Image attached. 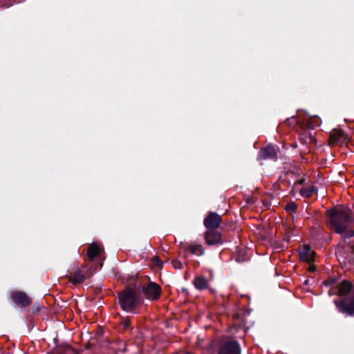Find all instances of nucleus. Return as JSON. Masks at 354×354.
I'll list each match as a JSON object with an SVG mask.
<instances>
[{"mask_svg": "<svg viewBox=\"0 0 354 354\" xmlns=\"http://www.w3.org/2000/svg\"><path fill=\"white\" fill-rule=\"evenodd\" d=\"M331 228L337 233L346 231L353 221L351 212L346 207H335L328 212Z\"/></svg>", "mask_w": 354, "mask_h": 354, "instance_id": "obj_1", "label": "nucleus"}, {"mask_svg": "<svg viewBox=\"0 0 354 354\" xmlns=\"http://www.w3.org/2000/svg\"><path fill=\"white\" fill-rule=\"evenodd\" d=\"M118 299L122 308L127 312L133 310L142 303L138 294L131 288H127L120 292Z\"/></svg>", "mask_w": 354, "mask_h": 354, "instance_id": "obj_2", "label": "nucleus"}, {"mask_svg": "<svg viewBox=\"0 0 354 354\" xmlns=\"http://www.w3.org/2000/svg\"><path fill=\"white\" fill-rule=\"evenodd\" d=\"M338 310L342 313L354 315V298H348L344 300L335 301Z\"/></svg>", "mask_w": 354, "mask_h": 354, "instance_id": "obj_3", "label": "nucleus"}, {"mask_svg": "<svg viewBox=\"0 0 354 354\" xmlns=\"http://www.w3.org/2000/svg\"><path fill=\"white\" fill-rule=\"evenodd\" d=\"M221 223V216L214 212H210L204 219V225L207 230H216L220 227Z\"/></svg>", "mask_w": 354, "mask_h": 354, "instance_id": "obj_4", "label": "nucleus"}, {"mask_svg": "<svg viewBox=\"0 0 354 354\" xmlns=\"http://www.w3.org/2000/svg\"><path fill=\"white\" fill-rule=\"evenodd\" d=\"M160 287L156 283L152 282L142 288V292L149 299H157L160 297Z\"/></svg>", "mask_w": 354, "mask_h": 354, "instance_id": "obj_5", "label": "nucleus"}, {"mask_svg": "<svg viewBox=\"0 0 354 354\" xmlns=\"http://www.w3.org/2000/svg\"><path fill=\"white\" fill-rule=\"evenodd\" d=\"M11 298L14 303L21 307H26L30 304L31 299L24 292L15 291L11 293Z\"/></svg>", "mask_w": 354, "mask_h": 354, "instance_id": "obj_6", "label": "nucleus"}, {"mask_svg": "<svg viewBox=\"0 0 354 354\" xmlns=\"http://www.w3.org/2000/svg\"><path fill=\"white\" fill-rule=\"evenodd\" d=\"M205 243L209 245L223 243L221 234L215 230H207L205 233Z\"/></svg>", "mask_w": 354, "mask_h": 354, "instance_id": "obj_7", "label": "nucleus"}, {"mask_svg": "<svg viewBox=\"0 0 354 354\" xmlns=\"http://www.w3.org/2000/svg\"><path fill=\"white\" fill-rule=\"evenodd\" d=\"M219 354H240V347L236 342H229L221 346Z\"/></svg>", "mask_w": 354, "mask_h": 354, "instance_id": "obj_8", "label": "nucleus"}, {"mask_svg": "<svg viewBox=\"0 0 354 354\" xmlns=\"http://www.w3.org/2000/svg\"><path fill=\"white\" fill-rule=\"evenodd\" d=\"M182 248L187 252L193 254L203 255L205 252L201 244L181 243Z\"/></svg>", "mask_w": 354, "mask_h": 354, "instance_id": "obj_9", "label": "nucleus"}, {"mask_svg": "<svg viewBox=\"0 0 354 354\" xmlns=\"http://www.w3.org/2000/svg\"><path fill=\"white\" fill-rule=\"evenodd\" d=\"M314 255L315 252L307 245H304L299 250V257L302 261L310 263L314 260Z\"/></svg>", "mask_w": 354, "mask_h": 354, "instance_id": "obj_10", "label": "nucleus"}, {"mask_svg": "<svg viewBox=\"0 0 354 354\" xmlns=\"http://www.w3.org/2000/svg\"><path fill=\"white\" fill-rule=\"evenodd\" d=\"M277 156V150L274 147L268 146L261 150L259 153V158L262 160L272 159Z\"/></svg>", "mask_w": 354, "mask_h": 354, "instance_id": "obj_11", "label": "nucleus"}, {"mask_svg": "<svg viewBox=\"0 0 354 354\" xmlns=\"http://www.w3.org/2000/svg\"><path fill=\"white\" fill-rule=\"evenodd\" d=\"M347 138L346 135L341 130H333L330 136L329 143L334 145L339 141H344Z\"/></svg>", "mask_w": 354, "mask_h": 354, "instance_id": "obj_12", "label": "nucleus"}, {"mask_svg": "<svg viewBox=\"0 0 354 354\" xmlns=\"http://www.w3.org/2000/svg\"><path fill=\"white\" fill-rule=\"evenodd\" d=\"M345 252H348V253L344 257L346 259H348V261L354 262V243L351 245H348L346 248H339L337 250V254L339 256H344Z\"/></svg>", "mask_w": 354, "mask_h": 354, "instance_id": "obj_13", "label": "nucleus"}, {"mask_svg": "<svg viewBox=\"0 0 354 354\" xmlns=\"http://www.w3.org/2000/svg\"><path fill=\"white\" fill-rule=\"evenodd\" d=\"M102 249L95 243L91 244L87 249L86 254L90 260H93L95 257L100 255Z\"/></svg>", "mask_w": 354, "mask_h": 354, "instance_id": "obj_14", "label": "nucleus"}, {"mask_svg": "<svg viewBox=\"0 0 354 354\" xmlns=\"http://www.w3.org/2000/svg\"><path fill=\"white\" fill-rule=\"evenodd\" d=\"M337 288L338 289L337 294L339 296H343L350 292L351 289V283L349 281L344 280L339 284Z\"/></svg>", "mask_w": 354, "mask_h": 354, "instance_id": "obj_15", "label": "nucleus"}, {"mask_svg": "<svg viewBox=\"0 0 354 354\" xmlns=\"http://www.w3.org/2000/svg\"><path fill=\"white\" fill-rule=\"evenodd\" d=\"M300 140L304 144H313L316 141L313 133L308 130H305L300 135Z\"/></svg>", "mask_w": 354, "mask_h": 354, "instance_id": "obj_16", "label": "nucleus"}, {"mask_svg": "<svg viewBox=\"0 0 354 354\" xmlns=\"http://www.w3.org/2000/svg\"><path fill=\"white\" fill-rule=\"evenodd\" d=\"M86 277L80 270L75 271L70 277V281L73 284L82 283Z\"/></svg>", "mask_w": 354, "mask_h": 354, "instance_id": "obj_17", "label": "nucleus"}, {"mask_svg": "<svg viewBox=\"0 0 354 354\" xmlns=\"http://www.w3.org/2000/svg\"><path fill=\"white\" fill-rule=\"evenodd\" d=\"M207 281L204 277H197L194 279V286L198 290H203L207 287Z\"/></svg>", "mask_w": 354, "mask_h": 354, "instance_id": "obj_18", "label": "nucleus"}, {"mask_svg": "<svg viewBox=\"0 0 354 354\" xmlns=\"http://www.w3.org/2000/svg\"><path fill=\"white\" fill-rule=\"evenodd\" d=\"M314 192H316V189L313 186L310 187V188L301 189L300 191L301 196L306 198L311 196L312 194Z\"/></svg>", "mask_w": 354, "mask_h": 354, "instance_id": "obj_19", "label": "nucleus"}, {"mask_svg": "<svg viewBox=\"0 0 354 354\" xmlns=\"http://www.w3.org/2000/svg\"><path fill=\"white\" fill-rule=\"evenodd\" d=\"M152 261L158 268H162L163 263L158 256L153 257Z\"/></svg>", "mask_w": 354, "mask_h": 354, "instance_id": "obj_20", "label": "nucleus"}, {"mask_svg": "<svg viewBox=\"0 0 354 354\" xmlns=\"http://www.w3.org/2000/svg\"><path fill=\"white\" fill-rule=\"evenodd\" d=\"M172 266L176 269H181L182 268V264L179 261L174 260L171 262Z\"/></svg>", "mask_w": 354, "mask_h": 354, "instance_id": "obj_21", "label": "nucleus"}, {"mask_svg": "<svg viewBox=\"0 0 354 354\" xmlns=\"http://www.w3.org/2000/svg\"><path fill=\"white\" fill-rule=\"evenodd\" d=\"M335 283V280L334 279H329L328 280H326L324 282V284L328 286H332Z\"/></svg>", "mask_w": 354, "mask_h": 354, "instance_id": "obj_22", "label": "nucleus"}, {"mask_svg": "<svg viewBox=\"0 0 354 354\" xmlns=\"http://www.w3.org/2000/svg\"><path fill=\"white\" fill-rule=\"evenodd\" d=\"M286 209L289 211H295L296 209V205L294 203L288 204Z\"/></svg>", "mask_w": 354, "mask_h": 354, "instance_id": "obj_23", "label": "nucleus"}, {"mask_svg": "<svg viewBox=\"0 0 354 354\" xmlns=\"http://www.w3.org/2000/svg\"><path fill=\"white\" fill-rule=\"evenodd\" d=\"M353 234H354V232H346V233L344 235V238L351 237V236H352Z\"/></svg>", "mask_w": 354, "mask_h": 354, "instance_id": "obj_24", "label": "nucleus"}, {"mask_svg": "<svg viewBox=\"0 0 354 354\" xmlns=\"http://www.w3.org/2000/svg\"><path fill=\"white\" fill-rule=\"evenodd\" d=\"M129 325V321H124V328H127Z\"/></svg>", "mask_w": 354, "mask_h": 354, "instance_id": "obj_25", "label": "nucleus"}, {"mask_svg": "<svg viewBox=\"0 0 354 354\" xmlns=\"http://www.w3.org/2000/svg\"><path fill=\"white\" fill-rule=\"evenodd\" d=\"M308 269L310 271H314L315 268L313 266H310Z\"/></svg>", "mask_w": 354, "mask_h": 354, "instance_id": "obj_26", "label": "nucleus"}, {"mask_svg": "<svg viewBox=\"0 0 354 354\" xmlns=\"http://www.w3.org/2000/svg\"><path fill=\"white\" fill-rule=\"evenodd\" d=\"M329 294H330V295H333V294H335V293L333 292V290H330L329 291Z\"/></svg>", "mask_w": 354, "mask_h": 354, "instance_id": "obj_27", "label": "nucleus"}, {"mask_svg": "<svg viewBox=\"0 0 354 354\" xmlns=\"http://www.w3.org/2000/svg\"><path fill=\"white\" fill-rule=\"evenodd\" d=\"M187 354H190V353H187Z\"/></svg>", "mask_w": 354, "mask_h": 354, "instance_id": "obj_28", "label": "nucleus"}]
</instances>
